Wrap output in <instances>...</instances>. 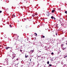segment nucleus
<instances>
[{"label":"nucleus","instance_id":"1a4fd4ad","mask_svg":"<svg viewBox=\"0 0 67 67\" xmlns=\"http://www.w3.org/2000/svg\"><path fill=\"white\" fill-rule=\"evenodd\" d=\"M51 18L52 19H54V17H53V16H52Z\"/></svg>","mask_w":67,"mask_h":67},{"label":"nucleus","instance_id":"b1692460","mask_svg":"<svg viewBox=\"0 0 67 67\" xmlns=\"http://www.w3.org/2000/svg\"><path fill=\"white\" fill-rule=\"evenodd\" d=\"M24 20H26V19H25V18H24Z\"/></svg>","mask_w":67,"mask_h":67},{"label":"nucleus","instance_id":"f257e3e1","mask_svg":"<svg viewBox=\"0 0 67 67\" xmlns=\"http://www.w3.org/2000/svg\"><path fill=\"white\" fill-rule=\"evenodd\" d=\"M9 50L11 51V48H10V47H5V49H6L7 50L9 49Z\"/></svg>","mask_w":67,"mask_h":67},{"label":"nucleus","instance_id":"6e6552de","mask_svg":"<svg viewBox=\"0 0 67 67\" xmlns=\"http://www.w3.org/2000/svg\"><path fill=\"white\" fill-rule=\"evenodd\" d=\"M64 45V44H61V47H63Z\"/></svg>","mask_w":67,"mask_h":67},{"label":"nucleus","instance_id":"cd10ccee","mask_svg":"<svg viewBox=\"0 0 67 67\" xmlns=\"http://www.w3.org/2000/svg\"><path fill=\"white\" fill-rule=\"evenodd\" d=\"M55 35H57V33L56 32V34H55Z\"/></svg>","mask_w":67,"mask_h":67},{"label":"nucleus","instance_id":"f8f14e48","mask_svg":"<svg viewBox=\"0 0 67 67\" xmlns=\"http://www.w3.org/2000/svg\"><path fill=\"white\" fill-rule=\"evenodd\" d=\"M15 15H13V18H14L15 17Z\"/></svg>","mask_w":67,"mask_h":67},{"label":"nucleus","instance_id":"dca6fc26","mask_svg":"<svg viewBox=\"0 0 67 67\" xmlns=\"http://www.w3.org/2000/svg\"><path fill=\"white\" fill-rule=\"evenodd\" d=\"M47 64H49V61L47 62Z\"/></svg>","mask_w":67,"mask_h":67},{"label":"nucleus","instance_id":"f704fd0d","mask_svg":"<svg viewBox=\"0 0 67 67\" xmlns=\"http://www.w3.org/2000/svg\"><path fill=\"white\" fill-rule=\"evenodd\" d=\"M26 3H27V2H26Z\"/></svg>","mask_w":67,"mask_h":67},{"label":"nucleus","instance_id":"4468645a","mask_svg":"<svg viewBox=\"0 0 67 67\" xmlns=\"http://www.w3.org/2000/svg\"><path fill=\"white\" fill-rule=\"evenodd\" d=\"M9 26H10V27H12V26H11V24H10L9 25Z\"/></svg>","mask_w":67,"mask_h":67},{"label":"nucleus","instance_id":"20e7f679","mask_svg":"<svg viewBox=\"0 0 67 67\" xmlns=\"http://www.w3.org/2000/svg\"><path fill=\"white\" fill-rule=\"evenodd\" d=\"M46 15H47V16H49V12H47V13L46 14Z\"/></svg>","mask_w":67,"mask_h":67},{"label":"nucleus","instance_id":"473e14b6","mask_svg":"<svg viewBox=\"0 0 67 67\" xmlns=\"http://www.w3.org/2000/svg\"><path fill=\"white\" fill-rule=\"evenodd\" d=\"M32 51L33 52V50H32Z\"/></svg>","mask_w":67,"mask_h":67},{"label":"nucleus","instance_id":"39448f33","mask_svg":"<svg viewBox=\"0 0 67 67\" xmlns=\"http://www.w3.org/2000/svg\"><path fill=\"white\" fill-rule=\"evenodd\" d=\"M55 12V10L53 9L52 10V13H54V12Z\"/></svg>","mask_w":67,"mask_h":67},{"label":"nucleus","instance_id":"9b49d317","mask_svg":"<svg viewBox=\"0 0 67 67\" xmlns=\"http://www.w3.org/2000/svg\"><path fill=\"white\" fill-rule=\"evenodd\" d=\"M34 16H35V15L34 14H33L32 15V17H34Z\"/></svg>","mask_w":67,"mask_h":67},{"label":"nucleus","instance_id":"9d476101","mask_svg":"<svg viewBox=\"0 0 67 67\" xmlns=\"http://www.w3.org/2000/svg\"><path fill=\"white\" fill-rule=\"evenodd\" d=\"M41 37H42V38H44L45 37V36H44L42 35V36Z\"/></svg>","mask_w":67,"mask_h":67},{"label":"nucleus","instance_id":"c85d7f7f","mask_svg":"<svg viewBox=\"0 0 67 67\" xmlns=\"http://www.w3.org/2000/svg\"><path fill=\"white\" fill-rule=\"evenodd\" d=\"M31 59H32V58H31V59H30V61H31Z\"/></svg>","mask_w":67,"mask_h":67},{"label":"nucleus","instance_id":"aec40b11","mask_svg":"<svg viewBox=\"0 0 67 67\" xmlns=\"http://www.w3.org/2000/svg\"><path fill=\"white\" fill-rule=\"evenodd\" d=\"M53 54H54V53H53V52H52L51 53V55H53Z\"/></svg>","mask_w":67,"mask_h":67},{"label":"nucleus","instance_id":"f03ea898","mask_svg":"<svg viewBox=\"0 0 67 67\" xmlns=\"http://www.w3.org/2000/svg\"><path fill=\"white\" fill-rule=\"evenodd\" d=\"M29 26L27 25L26 26V29H28L29 28Z\"/></svg>","mask_w":67,"mask_h":67},{"label":"nucleus","instance_id":"f3484780","mask_svg":"<svg viewBox=\"0 0 67 67\" xmlns=\"http://www.w3.org/2000/svg\"><path fill=\"white\" fill-rule=\"evenodd\" d=\"M64 25V24H61V25H62V26H63V25Z\"/></svg>","mask_w":67,"mask_h":67},{"label":"nucleus","instance_id":"2f4dec72","mask_svg":"<svg viewBox=\"0 0 67 67\" xmlns=\"http://www.w3.org/2000/svg\"><path fill=\"white\" fill-rule=\"evenodd\" d=\"M1 45H0V47H1Z\"/></svg>","mask_w":67,"mask_h":67},{"label":"nucleus","instance_id":"423d86ee","mask_svg":"<svg viewBox=\"0 0 67 67\" xmlns=\"http://www.w3.org/2000/svg\"><path fill=\"white\" fill-rule=\"evenodd\" d=\"M25 57H26V58H27L29 57V55H27L26 56V55H25Z\"/></svg>","mask_w":67,"mask_h":67},{"label":"nucleus","instance_id":"a211bd4d","mask_svg":"<svg viewBox=\"0 0 67 67\" xmlns=\"http://www.w3.org/2000/svg\"><path fill=\"white\" fill-rule=\"evenodd\" d=\"M66 57H67V55H66L65 56H64V58H66Z\"/></svg>","mask_w":67,"mask_h":67},{"label":"nucleus","instance_id":"0eeeda50","mask_svg":"<svg viewBox=\"0 0 67 67\" xmlns=\"http://www.w3.org/2000/svg\"><path fill=\"white\" fill-rule=\"evenodd\" d=\"M20 40H21L22 42H23V38H21Z\"/></svg>","mask_w":67,"mask_h":67},{"label":"nucleus","instance_id":"7ed1b4c3","mask_svg":"<svg viewBox=\"0 0 67 67\" xmlns=\"http://www.w3.org/2000/svg\"><path fill=\"white\" fill-rule=\"evenodd\" d=\"M62 18H60L59 19V21H60V23H61V20H62Z\"/></svg>","mask_w":67,"mask_h":67},{"label":"nucleus","instance_id":"bb28decb","mask_svg":"<svg viewBox=\"0 0 67 67\" xmlns=\"http://www.w3.org/2000/svg\"><path fill=\"white\" fill-rule=\"evenodd\" d=\"M2 12V11H0V13H1Z\"/></svg>","mask_w":67,"mask_h":67},{"label":"nucleus","instance_id":"4be33fe9","mask_svg":"<svg viewBox=\"0 0 67 67\" xmlns=\"http://www.w3.org/2000/svg\"><path fill=\"white\" fill-rule=\"evenodd\" d=\"M49 66H52V65L50 64H49Z\"/></svg>","mask_w":67,"mask_h":67},{"label":"nucleus","instance_id":"5701e85b","mask_svg":"<svg viewBox=\"0 0 67 67\" xmlns=\"http://www.w3.org/2000/svg\"><path fill=\"white\" fill-rule=\"evenodd\" d=\"M20 51L21 52H22V50H20Z\"/></svg>","mask_w":67,"mask_h":67},{"label":"nucleus","instance_id":"72a5a7b5","mask_svg":"<svg viewBox=\"0 0 67 67\" xmlns=\"http://www.w3.org/2000/svg\"><path fill=\"white\" fill-rule=\"evenodd\" d=\"M66 44H67V43H66Z\"/></svg>","mask_w":67,"mask_h":67},{"label":"nucleus","instance_id":"a878e982","mask_svg":"<svg viewBox=\"0 0 67 67\" xmlns=\"http://www.w3.org/2000/svg\"><path fill=\"white\" fill-rule=\"evenodd\" d=\"M15 57V56H14V57H13V58H12L13 59H14V58Z\"/></svg>","mask_w":67,"mask_h":67},{"label":"nucleus","instance_id":"6ab92c4d","mask_svg":"<svg viewBox=\"0 0 67 67\" xmlns=\"http://www.w3.org/2000/svg\"><path fill=\"white\" fill-rule=\"evenodd\" d=\"M65 13H66V14H67V11H66L65 12Z\"/></svg>","mask_w":67,"mask_h":67},{"label":"nucleus","instance_id":"412c9836","mask_svg":"<svg viewBox=\"0 0 67 67\" xmlns=\"http://www.w3.org/2000/svg\"><path fill=\"white\" fill-rule=\"evenodd\" d=\"M16 60H19V59L18 58H17L16 59Z\"/></svg>","mask_w":67,"mask_h":67},{"label":"nucleus","instance_id":"7c9ffc66","mask_svg":"<svg viewBox=\"0 0 67 67\" xmlns=\"http://www.w3.org/2000/svg\"><path fill=\"white\" fill-rule=\"evenodd\" d=\"M66 48H64L65 49H66Z\"/></svg>","mask_w":67,"mask_h":67},{"label":"nucleus","instance_id":"2eb2a0df","mask_svg":"<svg viewBox=\"0 0 67 67\" xmlns=\"http://www.w3.org/2000/svg\"><path fill=\"white\" fill-rule=\"evenodd\" d=\"M62 49L63 50H65V48H63V47L62 48Z\"/></svg>","mask_w":67,"mask_h":67},{"label":"nucleus","instance_id":"c756f323","mask_svg":"<svg viewBox=\"0 0 67 67\" xmlns=\"http://www.w3.org/2000/svg\"><path fill=\"white\" fill-rule=\"evenodd\" d=\"M35 15H37V14H35Z\"/></svg>","mask_w":67,"mask_h":67},{"label":"nucleus","instance_id":"ddd939ff","mask_svg":"<svg viewBox=\"0 0 67 67\" xmlns=\"http://www.w3.org/2000/svg\"><path fill=\"white\" fill-rule=\"evenodd\" d=\"M34 34H35V36H37V34L36 33H35Z\"/></svg>","mask_w":67,"mask_h":67},{"label":"nucleus","instance_id":"393cba45","mask_svg":"<svg viewBox=\"0 0 67 67\" xmlns=\"http://www.w3.org/2000/svg\"><path fill=\"white\" fill-rule=\"evenodd\" d=\"M53 19H54V20H56V18H55L54 17H53Z\"/></svg>","mask_w":67,"mask_h":67}]
</instances>
